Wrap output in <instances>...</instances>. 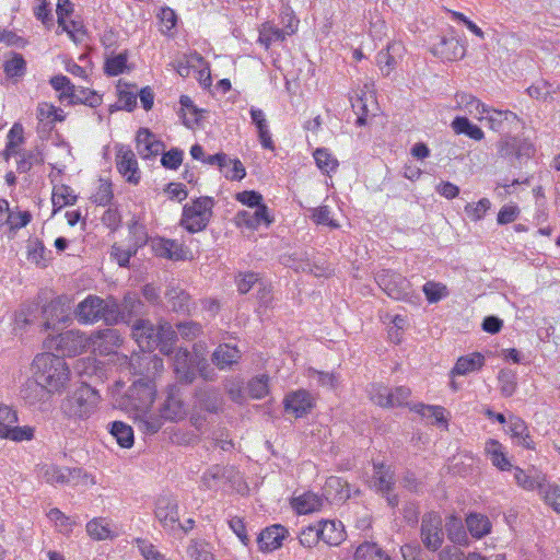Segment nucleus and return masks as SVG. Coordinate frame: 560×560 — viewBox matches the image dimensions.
Wrapping results in <instances>:
<instances>
[{"instance_id": "26", "label": "nucleus", "mask_w": 560, "mask_h": 560, "mask_svg": "<svg viewBox=\"0 0 560 560\" xmlns=\"http://www.w3.org/2000/svg\"><path fill=\"white\" fill-rule=\"evenodd\" d=\"M287 533L285 527L278 524L265 528L257 538L259 549L265 552L278 549L281 547Z\"/></svg>"}, {"instance_id": "15", "label": "nucleus", "mask_w": 560, "mask_h": 560, "mask_svg": "<svg viewBox=\"0 0 560 560\" xmlns=\"http://www.w3.org/2000/svg\"><path fill=\"white\" fill-rule=\"evenodd\" d=\"M394 483V472L392 471L390 467L385 466L384 464H374L372 485L376 491L386 494L387 503L392 508L398 505L399 502L396 494L389 493Z\"/></svg>"}, {"instance_id": "44", "label": "nucleus", "mask_w": 560, "mask_h": 560, "mask_svg": "<svg viewBox=\"0 0 560 560\" xmlns=\"http://www.w3.org/2000/svg\"><path fill=\"white\" fill-rule=\"evenodd\" d=\"M445 526L447 537L451 541L462 546L468 544L467 533L460 518H458L455 515H452L451 517H448Z\"/></svg>"}, {"instance_id": "7", "label": "nucleus", "mask_w": 560, "mask_h": 560, "mask_svg": "<svg viewBox=\"0 0 560 560\" xmlns=\"http://www.w3.org/2000/svg\"><path fill=\"white\" fill-rule=\"evenodd\" d=\"M155 392V386L150 380L140 378L133 382L126 394V407L145 412L154 401Z\"/></svg>"}, {"instance_id": "27", "label": "nucleus", "mask_w": 560, "mask_h": 560, "mask_svg": "<svg viewBox=\"0 0 560 560\" xmlns=\"http://www.w3.org/2000/svg\"><path fill=\"white\" fill-rule=\"evenodd\" d=\"M252 122L255 125L258 139L264 149L275 150L269 125L262 109L252 106L249 109Z\"/></svg>"}, {"instance_id": "51", "label": "nucleus", "mask_w": 560, "mask_h": 560, "mask_svg": "<svg viewBox=\"0 0 560 560\" xmlns=\"http://www.w3.org/2000/svg\"><path fill=\"white\" fill-rule=\"evenodd\" d=\"M44 162V159L40 152L35 150H23L20 153V158L16 160V171L19 173H27L34 164H40Z\"/></svg>"}, {"instance_id": "4", "label": "nucleus", "mask_w": 560, "mask_h": 560, "mask_svg": "<svg viewBox=\"0 0 560 560\" xmlns=\"http://www.w3.org/2000/svg\"><path fill=\"white\" fill-rule=\"evenodd\" d=\"M44 347L61 355L75 357L91 349V337L80 330L71 329L44 340Z\"/></svg>"}, {"instance_id": "10", "label": "nucleus", "mask_w": 560, "mask_h": 560, "mask_svg": "<svg viewBox=\"0 0 560 560\" xmlns=\"http://www.w3.org/2000/svg\"><path fill=\"white\" fill-rule=\"evenodd\" d=\"M154 515L167 532H174L179 527L178 503L173 495L164 494L158 498Z\"/></svg>"}, {"instance_id": "50", "label": "nucleus", "mask_w": 560, "mask_h": 560, "mask_svg": "<svg viewBox=\"0 0 560 560\" xmlns=\"http://www.w3.org/2000/svg\"><path fill=\"white\" fill-rule=\"evenodd\" d=\"M313 156L317 167L323 173L334 172L338 166L337 159L325 148L316 149Z\"/></svg>"}, {"instance_id": "18", "label": "nucleus", "mask_w": 560, "mask_h": 560, "mask_svg": "<svg viewBox=\"0 0 560 560\" xmlns=\"http://www.w3.org/2000/svg\"><path fill=\"white\" fill-rule=\"evenodd\" d=\"M91 337V350L100 354H109L115 348L121 345L120 335L117 329L105 328L98 330Z\"/></svg>"}, {"instance_id": "37", "label": "nucleus", "mask_w": 560, "mask_h": 560, "mask_svg": "<svg viewBox=\"0 0 560 560\" xmlns=\"http://www.w3.org/2000/svg\"><path fill=\"white\" fill-rule=\"evenodd\" d=\"M485 451L487 455L490 457V460L493 466L502 471L511 470L513 465L508 459L503 452L502 444L497 440H489L486 443Z\"/></svg>"}, {"instance_id": "39", "label": "nucleus", "mask_w": 560, "mask_h": 560, "mask_svg": "<svg viewBox=\"0 0 560 560\" xmlns=\"http://www.w3.org/2000/svg\"><path fill=\"white\" fill-rule=\"evenodd\" d=\"M39 476L50 485H66L70 480V469L56 465H43L39 468Z\"/></svg>"}, {"instance_id": "2", "label": "nucleus", "mask_w": 560, "mask_h": 560, "mask_svg": "<svg viewBox=\"0 0 560 560\" xmlns=\"http://www.w3.org/2000/svg\"><path fill=\"white\" fill-rule=\"evenodd\" d=\"M73 314L80 324L85 325L94 324L98 320H103L107 325H115L122 317L116 299H102L93 294L88 295L81 301L74 308Z\"/></svg>"}, {"instance_id": "21", "label": "nucleus", "mask_w": 560, "mask_h": 560, "mask_svg": "<svg viewBox=\"0 0 560 560\" xmlns=\"http://www.w3.org/2000/svg\"><path fill=\"white\" fill-rule=\"evenodd\" d=\"M241 360V351L236 346L219 345L211 355L212 363L219 370H231Z\"/></svg>"}, {"instance_id": "40", "label": "nucleus", "mask_w": 560, "mask_h": 560, "mask_svg": "<svg viewBox=\"0 0 560 560\" xmlns=\"http://www.w3.org/2000/svg\"><path fill=\"white\" fill-rule=\"evenodd\" d=\"M451 126L456 135H465L476 141H480L485 137L482 129L464 116L455 117Z\"/></svg>"}, {"instance_id": "19", "label": "nucleus", "mask_w": 560, "mask_h": 560, "mask_svg": "<svg viewBox=\"0 0 560 560\" xmlns=\"http://www.w3.org/2000/svg\"><path fill=\"white\" fill-rule=\"evenodd\" d=\"M173 369L176 377L185 384H190L196 378L195 360L187 349L180 348L175 352Z\"/></svg>"}, {"instance_id": "60", "label": "nucleus", "mask_w": 560, "mask_h": 560, "mask_svg": "<svg viewBox=\"0 0 560 560\" xmlns=\"http://www.w3.org/2000/svg\"><path fill=\"white\" fill-rule=\"evenodd\" d=\"M133 542L137 545L141 556L145 560H168L163 553H161L156 547L150 541L143 538H136Z\"/></svg>"}, {"instance_id": "41", "label": "nucleus", "mask_w": 560, "mask_h": 560, "mask_svg": "<svg viewBox=\"0 0 560 560\" xmlns=\"http://www.w3.org/2000/svg\"><path fill=\"white\" fill-rule=\"evenodd\" d=\"M326 500H345L349 498V489L347 482L336 476L329 477L324 486Z\"/></svg>"}, {"instance_id": "14", "label": "nucleus", "mask_w": 560, "mask_h": 560, "mask_svg": "<svg viewBox=\"0 0 560 560\" xmlns=\"http://www.w3.org/2000/svg\"><path fill=\"white\" fill-rule=\"evenodd\" d=\"M465 46L455 36H441L431 47V52L443 61H455L465 56Z\"/></svg>"}, {"instance_id": "13", "label": "nucleus", "mask_w": 560, "mask_h": 560, "mask_svg": "<svg viewBox=\"0 0 560 560\" xmlns=\"http://www.w3.org/2000/svg\"><path fill=\"white\" fill-rule=\"evenodd\" d=\"M283 406L287 413L302 418L313 409L314 399L306 389H298L285 395Z\"/></svg>"}, {"instance_id": "64", "label": "nucleus", "mask_w": 560, "mask_h": 560, "mask_svg": "<svg viewBox=\"0 0 560 560\" xmlns=\"http://www.w3.org/2000/svg\"><path fill=\"white\" fill-rule=\"evenodd\" d=\"M535 151V145L529 139L516 137V161H518L520 164L532 159Z\"/></svg>"}, {"instance_id": "3", "label": "nucleus", "mask_w": 560, "mask_h": 560, "mask_svg": "<svg viewBox=\"0 0 560 560\" xmlns=\"http://www.w3.org/2000/svg\"><path fill=\"white\" fill-rule=\"evenodd\" d=\"M100 401L98 393L86 384H82L61 402V410L70 419L85 420L95 411Z\"/></svg>"}, {"instance_id": "17", "label": "nucleus", "mask_w": 560, "mask_h": 560, "mask_svg": "<svg viewBox=\"0 0 560 560\" xmlns=\"http://www.w3.org/2000/svg\"><path fill=\"white\" fill-rule=\"evenodd\" d=\"M89 537L95 541L113 540L119 536L117 526L108 517H94L85 525Z\"/></svg>"}, {"instance_id": "48", "label": "nucleus", "mask_w": 560, "mask_h": 560, "mask_svg": "<svg viewBox=\"0 0 560 560\" xmlns=\"http://www.w3.org/2000/svg\"><path fill=\"white\" fill-rule=\"evenodd\" d=\"M491 206L492 203L488 198H481L477 202H468L464 208V213L467 219L477 222L486 217Z\"/></svg>"}, {"instance_id": "38", "label": "nucleus", "mask_w": 560, "mask_h": 560, "mask_svg": "<svg viewBox=\"0 0 560 560\" xmlns=\"http://www.w3.org/2000/svg\"><path fill=\"white\" fill-rule=\"evenodd\" d=\"M196 397L201 409L208 412L218 413L222 408V398L215 388L199 389Z\"/></svg>"}, {"instance_id": "35", "label": "nucleus", "mask_w": 560, "mask_h": 560, "mask_svg": "<svg viewBox=\"0 0 560 560\" xmlns=\"http://www.w3.org/2000/svg\"><path fill=\"white\" fill-rule=\"evenodd\" d=\"M205 61V58L200 54L192 51L184 54L180 58L175 60L173 67L182 78H187L195 73Z\"/></svg>"}, {"instance_id": "45", "label": "nucleus", "mask_w": 560, "mask_h": 560, "mask_svg": "<svg viewBox=\"0 0 560 560\" xmlns=\"http://www.w3.org/2000/svg\"><path fill=\"white\" fill-rule=\"evenodd\" d=\"M354 560H390V558L376 544L364 542L357 548Z\"/></svg>"}, {"instance_id": "55", "label": "nucleus", "mask_w": 560, "mask_h": 560, "mask_svg": "<svg viewBox=\"0 0 560 560\" xmlns=\"http://www.w3.org/2000/svg\"><path fill=\"white\" fill-rule=\"evenodd\" d=\"M75 200L77 196L73 194V190L67 185L55 187L52 190V203L56 207L62 208L68 205H73Z\"/></svg>"}, {"instance_id": "24", "label": "nucleus", "mask_w": 560, "mask_h": 560, "mask_svg": "<svg viewBox=\"0 0 560 560\" xmlns=\"http://www.w3.org/2000/svg\"><path fill=\"white\" fill-rule=\"evenodd\" d=\"M320 540L329 546H338L346 538L345 527L339 521L323 520L317 523Z\"/></svg>"}, {"instance_id": "1", "label": "nucleus", "mask_w": 560, "mask_h": 560, "mask_svg": "<svg viewBox=\"0 0 560 560\" xmlns=\"http://www.w3.org/2000/svg\"><path fill=\"white\" fill-rule=\"evenodd\" d=\"M35 381L22 389V397L30 404L42 399L45 393H57L70 380V370L61 355L51 352L37 354L33 360Z\"/></svg>"}, {"instance_id": "43", "label": "nucleus", "mask_w": 560, "mask_h": 560, "mask_svg": "<svg viewBox=\"0 0 560 560\" xmlns=\"http://www.w3.org/2000/svg\"><path fill=\"white\" fill-rule=\"evenodd\" d=\"M179 105V113L183 118V124L188 128H192L199 122L200 110L195 106L192 100L187 95L180 96Z\"/></svg>"}, {"instance_id": "49", "label": "nucleus", "mask_w": 560, "mask_h": 560, "mask_svg": "<svg viewBox=\"0 0 560 560\" xmlns=\"http://www.w3.org/2000/svg\"><path fill=\"white\" fill-rule=\"evenodd\" d=\"M65 117L63 110L52 104L40 103L37 106V118L42 122L54 124L55 121H62Z\"/></svg>"}, {"instance_id": "58", "label": "nucleus", "mask_w": 560, "mask_h": 560, "mask_svg": "<svg viewBox=\"0 0 560 560\" xmlns=\"http://www.w3.org/2000/svg\"><path fill=\"white\" fill-rule=\"evenodd\" d=\"M544 501L550 505L556 512L560 513V487L550 485L547 481L539 491Z\"/></svg>"}, {"instance_id": "54", "label": "nucleus", "mask_w": 560, "mask_h": 560, "mask_svg": "<svg viewBox=\"0 0 560 560\" xmlns=\"http://www.w3.org/2000/svg\"><path fill=\"white\" fill-rule=\"evenodd\" d=\"M188 249L189 247H152L155 256L172 260L191 259L192 254Z\"/></svg>"}, {"instance_id": "57", "label": "nucleus", "mask_w": 560, "mask_h": 560, "mask_svg": "<svg viewBox=\"0 0 560 560\" xmlns=\"http://www.w3.org/2000/svg\"><path fill=\"white\" fill-rule=\"evenodd\" d=\"M47 517L55 523L58 530L62 534L71 533L75 524L70 520V517H68L63 512H61L57 508L50 509L49 512L47 513Z\"/></svg>"}, {"instance_id": "59", "label": "nucleus", "mask_w": 560, "mask_h": 560, "mask_svg": "<svg viewBox=\"0 0 560 560\" xmlns=\"http://www.w3.org/2000/svg\"><path fill=\"white\" fill-rule=\"evenodd\" d=\"M422 290L429 303H438L448 294L446 285L434 281L424 283Z\"/></svg>"}, {"instance_id": "53", "label": "nucleus", "mask_w": 560, "mask_h": 560, "mask_svg": "<svg viewBox=\"0 0 560 560\" xmlns=\"http://www.w3.org/2000/svg\"><path fill=\"white\" fill-rule=\"evenodd\" d=\"M242 215L246 224L255 229L260 225H269L271 222L266 205L258 206L253 213L245 211Z\"/></svg>"}, {"instance_id": "16", "label": "nucleus", "mask_w": 560, "mask_h": 560, "mask_svg": "<svg viewBox=\"0 0 560 560\" xmlns=\"http://www.w3.org/2000/svg\"><path fill=\"white\" fill-rule=\"evenodd\" d=\"M116 166L118 172L131 184H138L140 180V172L135 153L121 145L117 150Z\"/></svg>"}, {"instance_id": "61", "label": "nucleus", "mask_w": 560, "mask_h": 560, "mask_svg": "<svg viewBox=\"0 0 560 560\" xmlns=\"http://www.w3.org/2000/svg\"><path fill=\"white\" fill-rule=\"evenodd\" d=\"M499 388L504 397H511L516 389L515 375L511 371H500L498 375Z\"/></svg>"}, {"instance_id": "32", "label": "nucleus", "mask_w": 560, "mask_h": 560, "mask_svg": "<svg viewBox=\"0 0 560 560\" xmlns=\"http://www.w3.org/2000/svg\"><path fill=\"white\" fill-rule=\"evenodd\" d=\"M154 349H159L163 354H171L174 349V343L177 338V332L173 329L168 323L160 324L155 329Z\"/></svg>"}, {"instance_id": "25", "label": "nucleus", "mask_w": 560, "mask_h": 560, "mask_svg": "<svg viewBox=\"0 0 560 560\" xmlns=\"http://www.w3.org/2000/svg\"><path fill=\"white\" fill-rule=\"evenodd\" d=\"M155 327L148 320L138 319L132 326V336L142 351L154 350Z\"/></svg>"}, {"instance_id": "46", "label": "nucleus", "mask_w": 560, "mask_h": 560, "mask_svg": "<svg viewBox=\"0 0 560 560\" xmlns=\"http://www.w3.org/2000/svg\"><path fill=\"white\" fill-rule=\"evenodd\" d=\"M186 552L188 560H214L211 546L205 540H190Z\"/></svg>"}, {"instance_id": "31", "label": "nucleus", "mask_w": 560, "mask_h": 560, "mask_svg": "<svg viewBox=\"0 0 560 560\" xmlns=\"http://www.w3.org/2000/svg\"><path fill=\"white\" fill-rule=\"evenodd\" d=\"M324 502L320 495L314 492H305L299 497H294L291 500V506L298 514H308L319 511Z\"/></svg>"}, {"instance_id": "47", "label": "nucleus", "mask_w": 560, "mask_h": 560, "mask_svg": "<svg viewBox=\"0 0 560 560\" xmlns=\"http://www.w3.org/2000/svg\"><path fill=\"white\" fill-rule=\"evenodd\" d=\"M32 220V214L27 210H19V208L11 209L10 208V218H8V223L4 229V232H9L10 234H14L20 229L26 226Z\"/></svg>"}, {"instance_id": "20", "label": "nucleus", "mask_w": 560, "mask_h": 560, "mask_svg": "<svg viewBox=\"0 0 560 560\" xmlns=\"http://www.w3.org/2000/svg\"><path fill=\"white\" fill-rule=\"evenodd\" d=\"M404 45L400 42L387 44L386 49L377 52L376 62L384 75H388L402 57Z\"/></svg>"}, {"instance_id": "9", "label": "nucleus", "mask_w": 560, "mask_h": 560, "mask_svg": "<svg viewBox=\"0 0 560 560\" xmlns=\"http://www.w3.org/2000/svg\"><path fill=\"white\" fill-rule=\"evenodd\" d=\"M72 299L68 295H59L52 299L42 310L44 329H56L57 324H66L70 320Z\"/></svg>"}, {"instance_id": "56", "label": "nucleus", "mask_w": 560, "mask_h": 560, "mask_svg": "<svg viewBox=\"0 0 560 560\" xmlns=\"http://www.w3.org/2000/svg\"><path fill=\"white\" fill-rule=\"evenodd\" d=\"M269 377L267 375H258L248 382V393L253 398L260 399L267 396L269 392Z\"/></svg>"}, {"instance_id": "23", "label": "nucleus", "mask_w": 560, "mask_h": 560, "mask_svg": "<svg viewBox=\"0 0 560 560\" xmlns=\"http://www.w3.org/2000/svg\"><path fill=\"white\" fill-rule=\"evenodd\" d=\"M49 83L55 91L59 92L58 98L61 103L73 105L81 101L80 95L77 93V86L68 77L63 74L54 75L50 78Z\"/></svg>"}, {"instance_id": "62", "label": "nucleus", "mask_w": 560, "mask_h": 560, "mask_svg": "<svg viewBox=\"0 0 560 560\" xmlns=\"http://www.w3.org/2000/svg\"><path fill=\"white\" fill-rule=\"evenodd\" d=\"M412 410L423 417L434 418L438 423H446V419L444 417L445 409L441 406L418 404L412 407Z\"/></svg>"}, {"instance_id": "29", "label": "nucleus", "mask_w": 560, "mask_h": 560, "mask_svg": "<svg viewBox=\"0 0 560 560\" xmlns=\"http://www.w3.org/2000/svg\"><path fill=\"white\" fill-rule=\"evenodd\" d=\"M483 365L485 357L480 352H472L457 359L455 365L450 372V376L467 375L481 370Z\"/></svg>"}, {"instance_id": "8", "label": "nucleus", "mask_w": 560, "mask_h": 560, "mask_svg": "<svg viewBox=\"0 0 560 560\" xmlns=\"http://www.w3.org/2000/svg\"><path fill=\"white\" fill-rule=\"evenodd\" d=\"M421 540L430 551H436L442 547L444 533L442 517L439 513L429 512L422 516L420 527Z\"/></svg>"}, {"instance_id": "63", "label": "nucleus", "mask_w": 560, "mask_h": 560, "mask_svg": "<svg viewBox=\"0 0 560 560\" xmlns=\"http://www.w3.org/2000/svg\"><path fill=\"white\" fill-rule=\"evenodd\" d=\"M26 62L22 55L15 54L4 62V72L8 77H22L25 73Z\"/></svg>"}, {"instance_id": "36", "label": "nucleus", "mask_w": 560, "mask_h": 560, "mask_svg": "<svg viewBox=\"0 0 560 560\" xmlns=\"http://www.w3.org/2000/svg\"><path fill=\"white\" fill-rule=\"evenodd\" d=\"M165 295L173 311L180 313H188L190 311V296L178 285L170 284Z\"/></svg>"}, {"instance_id": "30", "label": "nucleus", "mask_w": 560, "mask_h": 560, "mask_svg": "<svg viewBox=\"0 0 560 560\" xmlns=\"http://www.w3.org/2000/svg\"><path fill=\"white\" fill-rule=\"evenodd\" d=\"M288 30L279 28L272 23L262 24L259 31L258 42L264 45L266 48H269L273 43L283 42L287 36L294 33L295 28L289 24Z\"/></svg>"}, {"instance_id": "12", "label": "nucleus", "mask_w": 560, "mask_h": 560, "mask_svg": "<svg viewBox=\"0 0 560 560\" xmlns=\"http://www.w3.org/2000/svg\"><path fill=\"white\" fill-rule=\"evenodd\" d=\"M238 476V471L232 466H210L201 477V486L207 490L217 491L221 486L232 482Z\"/></svg>"}, {"instance_id": "52", "label": "nucleus", "mask_w": 560, "mask_h": 560, "mask_svg": "<svg viewBox=\"0 0 560 560\" xmlns=\"http://www.w3.org/2000/svg\"><path fill=\"white\" fill-rule=\"evenodd\" d=\"M34 430L31 427H18L13 424L10 429L1 427L0 439H8L16 442L30 441L33 439Z\"/></svg>"}, {"instance_id": "22", "label": "nucleus", "mask_w": 560, "mask_h": 560, "mask_svg": "<svg viewBox=\"0 0 560 560\" xmlns=\"http://www.w3.org/2000/svg\"><path fill=\"white\" fill-rule=\"evenodd\" d=\"M512 469L514 471V480L516 485L526 491H540L547 481L546 476L535 468L524 470L520 467H513Z\"/></svg>"}, {"instance_id": "34", "label": "nucleus", "mask_w": 560, "mask_h": 560, "mask_svg": "<svg viewBox=\"0 0 560 560\" xmlns=\"http://www.w3.org/2000/svg\"><path fill=\"white\" fill-rule=\"evenodd\" d=\"M465 524L468 533L476 539H481L489 535L492 524L489 517L481 513L471 512L466 516Z\"/></svg>"}, {"instance_id": "11", "label": "nucleus", "mask_w": 560, "mask_h": 560, "mask_svg": "<svg viewBox=\"0 0 560 560\" xmlns=\"http://www.w3.org/2000/svg\"><path fill=\"white\" fill-rule=\"evenodd\" d=\"M160 413L164 420L168 421H179L186 417L187 408L183 399V393L177 385L173 384L167 387Z\"/></svg>"}, {"instance_id": "5", "label": "nucleus", "mask_w": 560, "mask_h": 560, "mask_svg": "<svg viewBox=\"0 0 560 560\" xmlns=\"http://www.w3.org/2000/svg\"><path fill=\"white\" fill-rule=\"evenodd\" d=\"M214 202L210 197H200L184 206L180 223L191 233L203 230L212 215Z\"/></svg>"}, {"instance_id": "33", "label": "nucleus", "mask_w": 560, "mask_h": 560, "mask_svg": "<svg viewBox=\"0 0 560 560\" xmlns=\"http://www.w3.org/2000/svg\"><path fill=\"white\" fill-rule=\"evenodd\" d=\"M509 429L512 439L517 445H521L527 450L535 448V444L532 436L529 435L527 424L523 419L515 416L510 417Z\"/></svg>"}, {"instance_id": "42", "label": "nucleus", "mask_w": 560, "mask_h": 560, "mask_svg": "<svg viewBox=\"0 0 560 560\" xmlns=\"http://www.w3.org/2000/svg\"><path fill=\"white\" fill-rule=\"evenodd\" d=\"M109 425V433L121 447L130 448L133 445L135 436L130 425L122 421H114Z\"/></svg>"}, {"instance_id": "28", "label": "nucleus", "mask_w": 560, "mask_h": 560, "mask_svg": "<svg viewBox=\"0 0 560 560\" xmlns=\"http://www.w3.org/2000/svg\"><path fill=\"white\" fill-rule=\"evenodd\" d=\"M137 151L142 159H149L160 153L163 143L155 139V136L148 129L141 128L137 132Z\"/></svg>"}, {"instance_id": "6", "label": "nucleus", "mask_w": 560, "mask_h": 560, "mask_svg": "<svg viewBox=\"0 0 560 560\" xmlns=\"http://www.w3.org/2000/svg\"><path fill=\"white\" fill-rule=\"evenodd\" d=\"M378 287L392 299L413 303L415 293L410 282L400 273L383 269L375 276Z\"/></svg>"}]
</instances>
